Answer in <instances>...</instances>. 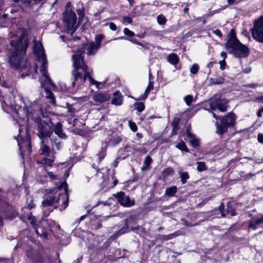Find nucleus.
<instances>
[{"label": "nucleus", "instance_id": "obj_1", "mask_svg": "<svg viewBox=\"0 0 263 263\" xmlns=\"http://www.w3.org/2000/svg\"><path fill=\"white\" fill-rule=\"evenodd\" d=\"M83 54L84 50H79L78 53H75L72 56L74 68L72 71V86L80 87L85 82L86 78H88L90 85H95L98 89L102 88L105 85V82L97 81L92 78L91 76L92 71L88 70L87 66L84 63Z\"/></svg>", "mask_w": 263, "mask_h": 263}, {"label": "nucleus", "instance_id": "obj_2", "mask_svg": "<svg viewBox=\"0 0 263 263\" xmlns=\"http://www.w3.org/2000/svg\"><path fill=\"white\" fill-rule=\"evenodd\" d=\"M10 44L14 50L9 60L11 67L21 71H24L26 75L28 74L30 66L24 58L28 46V43L25 39V33L22 32L17 41H11Z\"/></svg>", "mask_w": 263, "mask_h": 263}, {"label": "nucleus", "instance_id": "obj_3", "mask_svg": "<svg viewBox=\"0 0 263 263\" xmlns=\"http://www.w3.org/2000/svg\"><path fill=\"white\" fill-rule=\"evenodd\" d=\"M33 51L38 59L39 62H42L40 69L42 77L40 79L41 86L44 88L46 97L50 100L53 105L55 104V101L50 89L54 87L47 71V62L45 54L42 44L40 41L34 43Z\"/></svg>", "mask_w": 263, "mask_h": 263}, {"label": "nucleus", "instance_id": "obj_4", "mask_svg": "<svg viewBox=\"0 0 263 263\" xmlns=\"http://www.w3.org/2000/svg\"><path fill=\"white\" fill-rule=\"evenodd\" d=\"M22 111L28 120L31 119L37 123L38 135L41 138L50 137L51 133L46 129L45 123H43L39 117V115L42 114V110L40 106L37 105L35 102H25Z\"/></svg>", "mask_w": 263, "mask_h": 263}, {"label": "nucleus", "instance_id": "obj_5", "mask_svg": "<svg viewBox=\"0 0 263 263\" xmlns=\"http://www.w3.org/2000/svg\"><path fill=\"white\" fill-rule=\"evenodd\" d=\"M226 47L229 52L234 54L236 58H245L248 55L249 48L242 44L236 38H232L226 44Z\"/></svg>", "mask_w": 263, "mask_h": 263}, {"label": "nucleus", "instance_id": "obj_6", "mask_svg": "<svg viewBox=\"0 0 263 263\" xmlns=\"http://www.w3.org/2000/svg\"><path fill=\"white\" fill-rule=\"evenodd\" d=\"M69 6L70 4L67 3L66 10L63 13V23L65 27L64 31L72 34L76 30L77 16L70 9Z\"/></svg>", "mask_w": 263, "mask_h": 263}, {"label": "nucleus", "instance_id": "obj_7", "mask_svg": "<svg viewBox=\"0 0 263 263\" xmlns=\"http://www.w3.org/2000/svg\"><path fill=\"white\" fill-rule=\"evenodd\" d=\"M103 38V35H97L95 37V42H91L86 43L83 45L82 47L79 48L77 50L76 53H78V52L79 51V50L81 51L83 50L84 52L85 51V50H86V53L87 55L94 54L100 48V43L102 41Z\"/></svg>", "mask_w": 263, "mask_h": 263}, {"label": "nucleus", "instance_id": "obj_8", "mask_svg": "<svg viewBox=\"0 0 263 263\" xmlns=\"http://www.w3.org/2000/svg\"><path fill=\"white\" fill-rule=\"evenodd\" d=\"M236 117L234 114L231 112L223 117L221 120V124H216V132L219 135H222L227 131L228 127L233 126L235 124Z\"/></svg>", "mask_w": 263, "mask_h": 263}, {"label": "nucleus", "instance_id": "obj_9", "mask_svg": "<svg viewBox=\"0 0 263 263\" xmlns=\"http://www.w3.org/2000/svg\"><path fill=\"white\" fill-rule=\"evenodd\" d=\"M40 155L41 160L38 162L46 166H51L54 161V157L53 153L49 147L44 145L42 146L40 148Z\"/></svg>", "mask_w": 263, "mask_h": 263}, {"label": "nucleus", "instance_id": "obj_10", "mask_svg": "<svg viewBox=\"0 0 263 263\" xmlns=\"http://www.w3.org/2000/svg\"><path fill=\"white\" fill-rule=\"evenodd\" d=\"M17 141L22 157L24 158L26 156H29L31 152V147L29 136L26 134L25 137L22 138L19 136L17 139Z\"/></svg>", "mask_w": 263, "mask_h": 263}, {"label": "nucleus", "instance_id": "obj_11", "mask_svg": "<svg viewBox=\"0 0 263 263\" xmlns=\"http://www.w3.org/2000/svg\"><path fill=\"white\" fill-rule=\"evenodd\" d=\"M228 101L226 99H215L212 100L210 104L212 110L218 109L219 111L224 112L227 109Z\"/></svg>", "mask_w": 263, "mask_h": 263}, {"label": "nucleus", "instance_id": "obj_12", "mask_svg": "<svg viewBox=\"0 0 263 263\" xmlns=\"http://www.w3.org/2000/svg\"><path fill=\"white\" fill-rule=\"evenodd\" d=\"M117 198L118 201L123 206L130 207L134 205L135 202L133 200L125 196L124 193L120 192L114 195Z\"/></svg>", "mask_w": 263, "mask_h": 263}, {"label": "nucleus", "instance_id": "obj_13", "mask_svg": "<svg viewBox=\"0 0 263 263\" xmlns=\"http://www.w3.org/2000/svg\"><path fill=\"white\" fill-rule=\"evenodd\" d=\"M27 219L29 220L32 227L35 230V233L37 235L41 237H46V230L44 229H42L39 226V227L35 228L36 220L34 216H32L30 213L27 214Z\"/></svg>", "mask_w": 263, "mask_h": 263}, {"label": "nucleus", "instance_id": "obj_14", "mask_svg": "<svg viewBox=\"0 0 263 263\" xmlns=\"http://www.w3.org/2000/svg\"><path fill=\"white\" fill-rule=\"evenodd\" d=\"M110 96L107 92L96 91L92 98L96 103H103L110 99Z\"/></svg>", "mask_w": 263, "mask_h": 263}, {"label": "nucleus", "instance_id": "obj_15", "mask_svg": "<svg viewBox=\"0 0 263 263\" xmlns=\"http://www.w3.org/2000/svg\"><path fill=\"white\" fill-rule=\"evenodd\" d=\"M55 178V176L51 172L45 170L42 172V175H40L38 180L42 183L52 181Z\"/></svg>", "mask_w": 263, "mask_h": 263}, {"label": "nucleus", "instance_id": "obj_16", "mask_svg": "<svg viewBox=\"0 0 263 263\" xmlns=\"http://www.w3.org/2000/svg\"><path fill=\"white\" fill-rule=\"evenodd\" d=\"M52 129L54 133L60 138L65 139L67 137L66 134L63 132L62 124L60 122L55 124H52Z\"/></svg>", "mask_w": 263, "mask_h": 263}, {"label": "nucleus", "instance_id": "obj_17", "mask_svg": "<svg viewBox=\"0 0 263 263\" xmlns=\"http://www.w3.org/2000/svg\"><path fill=\"white\" fill-rule=\"evenodd\" d=\"M62 188H64V194L61 195V198H62V209H65L68 205V195L67 194V184L66 182H63L61 183V185L59 187L58 190H61Z\"/></svg>", "mask_w": 263, "mask_h": 263}, {"label": "nucleus", "instance_id": "obj_18", "mask_svg": "<svg viewBox=\"0 0 263 263\" xmlns=\"http://www.w3.org/2000/svg\"><path fill=\"white\" fill-rule=\"evenodd\" d=\"M263 223V215L259 218H253L250 221L249 229L256 230L258 226Z\"/></svg>", "mask_w": 263, "mask_h": 263}, {"label": "nucleus", "instance_id": "obj_19", "mask_svg": "<svg viewBox=\"0 0 263 263\" xmlns=\"http://www.w3.org/2000/svg\"><path fill=\"white\" fill-rule=\"evenodd\" d=\"M60 198H58L57 196H48L46 199H44L42 202V204L44 206L47 207L53 204L55 202L59 201Z\"/></svg>", "mask_w": 263, "mask_h": 263}, {"label": "nucleus", "instance_id": "obj_20", "mask_svg": "<svg viewBox=\"0 0 263 263\" xmlns=\"http://www.w3.org/2000/svg\"><path fill=\"white\" fill-rule=\"evenodd\" d=\"M60 198H58L57 196H48L46 199H44L42 202V204L44 206L47 207L53 204L55 202L59 201Z\"/></svg>", "mask_w": 263, "mask_h": 263}, {"label": "nucleus", "instance_id": "obj_21", "mask_svg": "<svg viewBox=\"0 0 263 263\" xmlns=\"http://www.w3.org/2000/svg\"><path fill=\"white\" fill-rule=\"evenodd\" d=\"M11 209V206H9L8 203L3 200H0V213L7 212ZM2 218L0 216V226H2Z\"/></svg>", "mask_w": 263, "mask_h": 263}, {"label": "nucleus", "instance_id": "obj_22", "mask_svg": "<svg viewBox=\"0 0 263 263\" xmlns=\"http://www.w3.org/2000/svg\"><path fill=\"white\" fill-rule=\"evenodd\" d=\"M123 97L119 91H116L114 93L111 103L115 105H121L122 104Z\"/></svg>", "mask_w": 263, "mask_h": 263}, {"label": "nucleus", "instance_id": "obj_23", "mask_svg": "<svg viewBox=\"0 0 263 263\" xmlns=\"http://www.w3.org/2000/svg\"><path fill=\"white\" fill-rule=\"evenodd\" d=\"M187 136L191 139L190 140V144L193 146V147H196L199 144V140L196 138L194 135H193L190 132L187 130Z\"/></svg>", "mask_w": 263, "mask_h": 263}, {"label": "nucleus", "instance_id": "obj_24", "mask_svg": "<svg viewBox=\"0 0 263 263\" xmlns=\"http://www.w3.org/2000/svg\"><path fill=\"white\" fill-rule=\"evenodd\" d=\"M167 61L173 65H175L178 63L179 61V58L177 54L175 53H171L167 57Z\"/></svg>", "mask_w": 263, "mask_h": 263}, {"label": "nucleus", "instance_id": "obj_25", "mask_svg": "<svg viewBox=\"0 0 263 263\" xmlns=\"http://www.w3.org/2000/svg\"><path fill=\"white\" fill-rule=\"evenodd\" d=\"M177 188L176 186H173L166 188L165 190V194L168 196H173L177 192Z\"/></svg>", "mask_w": 263, "mask_h": 263}, {"label": "nucleus", "instance_id": "obj_26", "mask_svg": "<svg viewBox=\"0 0 263 263\" xmlns=\"http://www.w3.org/2000/svg\"><path fill=\"white\" fill-rule=\"evenodd\" d=\"M179 235V233L178 232H176L175 233H172V234H170L168 235H162L161 239L164 241H166V240H168L170 239H172Z\"/></svg>", "mask_w": 263, "mask_h": 263}, {"label": "nucleus", "instance_id": "obj_27", "mask_svg": "<svg viewBox=\"0 0 263 263\" xmlns=\"http://www.w3.org/2000/svg\"><path fill=\"white\" fill-rule=\"evenodd\" d=\"M210 81L211 83L212 84H221L224 83V79L221 77L211 78Z\"/></svg>", "mask_w": 263, "mask_h": 263}, {"label": "nucleus", "instance_id": "obj_28", "mask_svg": "<svg viewBox=\"0 0 263 263\" xmlns=\"http://www.w3.org/2000/svg\"><path fill=\"white\" fill-rule=\"evenodd\" d=\"M179 174L182 184L185 183L186 180L188 179L190 177L188 173L186 172L180 171L179 172Z\"/></svg>", "mask_w": 263, "mask_h": 263}, {"label": "nucleus", "instance_id": "obj_29", "mask_svg": "<svg viewBox=\"0 0 263 263\" xmlns=\"http://www.w3.org/2000/svg\"><path fill=\"white\" fill-rule=\"evenodd\" d=\"M227 213L229 214L231 216L235 215L234 209L232 208V203H229L227 205Z\"/></svg>", "mask_w": 263, "mask_h": 263}, {"label": "nucleus", "instance_id": "obj_30", "mask_svg": "<svg viewBox=\"0 0 263 263\" xmlns=\"http://www.w3.org/2000/svg\"><path fill=\"white\" fill-rule=\"evenodd\" d=\"M176 147L178 149L185 152H188V149L186 147V146L185 143L183 141L180 142L177 145H176Z\"/></svg>", "mask_w": 263, "mask_h": 263}, {"label": "nucleus", "instance_id": "obj_31", "mask_svg": "<svg viewBox=\"0 0 263 263\" xmlns=\"http://www.w3.org/2000/svg\"><path fill=\"white\" fill-rule=\"evenodd\" d=\"M197 170L199 172L205 171L207 169L205 164L203 162H198L197 163Z\"/></svg>", "mask_w": 263, "mask_h": 263}, {"label": "nucleus", "instance_id": "obj_32", "mask_svg": "<svg viewBox=\"0 0 263 263\" xmlns=\"http://www.w3.org/2000/svg\"><path fill=\"white\" fill-rule=\"evenodd\" d=\"M152 161V158L149 156H147L144 160V163L145 166L142 168L143 170H147V167L151 164Z\"/></svg>", "mask_w": 263, "mask_h": 263}, {"label": "nucleus", "instance_id": "obj_33", "mask_svg": "<svg viewBox=\"0 0 263 263\" xmlns=\"http://www.w3.org/2000/svg\"><path fill=\"white\" fill-rule=\"evenodd\" d=\"M184 100L187 106H190L193 102V97L191 95H187L184 98Z\"/></svg>", "mask_w": 263, "mask_h": 263}, {"label": "nucleus", "instance_id": "obj_34", "mask_svg": "<svg viewBox=\"0 0 263 263\" xmlns=\"http://www.w3.org/2000/svg\"><path fill=\"white\" fill-rule=\"evenodd\" d=\"M158 23L160 25L164 24L166 22V18L164 15H159L157 18Z\"/></svg>", "mask_w": 263, "mask_h": 263}, {"label": "nucleus", "instance_id": "obj_35", "mask_svg": "<svg viewBox=\"0 0 263 263\" xmlns=\"http://www.w3.org/2000/svg\"><path fill=\"white\" fill-rule=\"evenodd\" d=\"M173 172H174V171H173V168H172L171 167L167 168L164 171L163 175L164 177H166L168 176V175H172L173 173Z\"/></svg>", "mask_w": 263, "mask_h": 263}, {"label": "nucleus", "instance_id": "obj_36", "mask_svg": "<svg viewBox=\"0 0 263 263\" xmlns=\"http://www.w3.org/2000/svg\"><path fill=\"white\" fill-rule=\"evenodd\" d=\"M136 109L139 112H142L144 110L145 106L144 104L142 102H139L136 104Z\"/></svg>", "mask_w": 263, "mask_h": 263}, {"label": "nucleus", "instance_id": "obj_37", "mask_svg": "<svg viewBox=\"0 0 263 263\" xmlns=\"http://www.w3.org/2000/svg\"><path fill=\"white\" fill-rule=\"evenodd\" d=\"M199 70V66L197 64H194L192 65L190 69V71L193 74H196Z\"/></svg>", "mask_w": 263, "mask_h": 263}, {"label": "nucleus", "instance_id": "obj_38", "mask_svg": "<svg viewBox=\"0 0 263 263\" xmlns=\"http://www.w3.org/2000/svg\"><path fill=\"white\" fill-rule=\"evenodd\" d=\"M106 156V148H102L99 154V158L100 160H102Z\"/></svg>", "mask_w": 263, "mask_h": 263}, {"label": "nucleus", "instance_id": "obj_39", "mask_svg": "<svg viewBox=\"0 0 263 263\" xmlns=\"http://www.w3.org/2000/svg\"><path fill=\"white\" fill-rule=\"evenodd\" d=\"M105 26H109V27L110 30L112 31H115L117 30V26L116 24L112 22L106 23L105 24Z\"/></svg>", "mask_w": 263, "mask_h": 263}, {"label": "nucleus", "instance_id": "obj_40", "mask_svg": "<svg viewBox=\"0 0 263 263\" xmlns=\"http://www.w3.org/2000/svg\"><path fill=\"white\" fill-rule=\"evenodd\" d=\"M123 32L126 35H127L129 36H133L135 35V33L134 32L130 31L127 28H125L123 29Z\"/></svg>", "mask_w": 263, "mask_h": 263}, {"label": "nucleus", "instance_id": "obj_41", "mask_svg": "<svg viewBox=\"0 0 263 263\" xmlns=\"http://www.w3.org/2000/svg\"><path fill=\"white\" fill-rule=\"evenodd\" d=\"M129 126L130 127V129L135 132L137 130V126L135 122H133L132 121H129Z\"/></svg>", "mask_w": 263, "mask_h": 263}, {"label": "nucleus", "instance_id": "obj_42", "mask_svg": "<svg viewBox=\"0 0 263 263\" xmlns=\"http://www.w3.org/2000/svg\"><path fill=\"white\" fill-rule=\"evenodd\" d=\"M150 91L151 90H149V89L146 88L144 94L142 96H141L138 100H144L146 99Z\"/></svg>", "mask_w": 263, "mask_h": 263}, {"label": "nucleus", "instance_id": "obj_43", "mask_svg": "<svg viewBox=\"0 0 263 263\" xmlns=\"http://www.w3.org/2000/svg\"><path fill=\"white\" fill-rule=\"evenodd\" d=\"M180 122V119L178 118H175L172 122V125L173 126L174 128H176L177 127L179 123Z\"/></svg>", "mask_w": 263, "mask_h": 263}, {"label": "nucleus", "instance_id": "obj_44", "mask_svg": "<svg viewBox=\"0 0 263 263\" xmlns=\"http://www.w3.org/2000/svg\"><path fill=\"white\" fill-rule=\"evenodd\" d=\"M123 22L124 23H127L128 24H132V22H133V20H132V18L128 16H126L123 17Z\"/></svg>", "mask_w": 263, "mask_h": 263}, {"label": "nucleus", "instance_id": "obj_45", "mask_svg": "<svg viewBox=\"0 0 263 263\" xmlns=\"http://www.w3.org/2000/svg\"><path fill=\"white\" fill-rule=\"evenodd\" d=\"M53 148H56L57 149H59L61 147V144L60 142L55 141L52 145Z\"/></svg>", "mask_w": 263, "mask_h": 263}, {"label": "nucleus", "instance_id": "obj_46", "mask_svg": "<svg viewBox=\"0 0 263 263\" xmlns=\"http://www.w3.org/2000/svg\"><path fill=\"white\" fill-rule=\"evenodd\" d=\"M111 179L114 180L113 182L111 183V184L109 185L110 187H114L115 186H116L118 183V180L117 179L115 178L114 176H111Z\"/></svg>", "mask_w": 263, "mask_h": 263}, {"label": "nucleus", "instance_id": "obj_47", "mask_svg": "<svg viewBox=\"0 0 263 263\" xmlns=\"http://www.w3.org/2000/svg\"><path fill=\"white\" fill-rule=\"evenodd\" d=\"M67 109L69 112L72 114L74 113L75 109L71 105H67Z\"/></svg>", "mask_w": 263, "mask_h": 263}, {"label": "nucleus", "instance_id": "obj_48", "mask_svg": "<svg viewBox=\"0 0 263 263\" xmlns=\"http://www.w3.org/2000/svg\"><path fill=\"white\" fill-rule=\"evenodd\" d=\"M212 32L219 37L222 36L221 32L219 29H216L215 30H213Z\"/></svg>", "mask_w": 263, "mask_h": 263}, {"label": "nucleus", "instance_id": "obj_49", "mask_svg": "<svg viewBox=\"0 0 263 263\" xmlns=\"http://www.w3.org/2000/svg\"><path fill=\"white\" fill-rule=\"evenodd\" d=\"M258 141L261 143H263V134H259L258 135Z\"/></svg>", "mask_w": 263, "mask_h": 263}, {"label": "nucleus", "instance_id": "obj_50", "mask_svg": "<svg viewBox=\"0 0 263 263\" xmlns=\"http://www.w3.org/2000/svg\"><path fill=\"white\" fill-rule=\"evenodd\" d=\"M147 89H149V90H151L153 89V83L152 82L149 81L148 86L146 87Z\"/></svg>", "mask_w": 263, "mask_h": 263}, {"label": "nucleus", "instance_id": "obj_51", "mask_svg": "<svg viewBox=\"0 0 263 263\" xmlns=\"http://www.w3.org/2000/svg\"><path fill=\"white\" fill-rule=\"evenodd\" d=\"M263 114V107L261 108L257 112V116L258 117H261L262 116V114Z\"/></svg>", "mask_w": 263, "mask_h": 263}, {"label": "nucleus", "instance_id": "obj_52", "mask_svg": "<svg viewBox=\"0 0 263 263\" xmlns=\"http://www.w3.org/2000/svg\"><path fill=\"white\" fill-rule=\"evenodd\" d=\"M220 55L223 58V60H225L226 58H227V53L224 51H222L220 53Z\"/></svg>", "mask_w": 263, "mask_h": 263}, {"label": "nucleus", "instance_id": "obj_53", "mask_svg": "<svg viewBox=\"0 0 263 263\" xmlns=\"http://www.w3.org/2000/svg\"><path fill=\"white\" fill-rule=\"evenodd\" d=\"M143 137L142 134L139 133H138L136 134V140H140L141 138H142Z\"/></svg>", "mask_w": 263, "mask_h": 263}, {"label": "nucleus", "instance_id": "obj_54", "mask_svg": "<svg viewBox=\"0 0 263 263\" xmlns=\"http://www.w3.org/2000/svg\"><path fill=\"white\" fill-rule=\"evenodd\" d=\"M219 64H220V68L221 69H223V66H224L226 64L225 60H222L219 62Z\"/></svg>", "mask_w": 263, "mask_h": 263}, {"label": "nucleus", "instance_id": "obj_55", "mask_svg": "<svg viewBox=\"0 0 263 263\" xmlns=\"http://www.w3.org/2000/svg\"><path fill=\"white\" fill-rule=\"evenodd\" d=\"M256 101L263 102V96L256 98Z\"/></svg>", "mask_w": 263, "mask_h": 263}, {"label": "nucleus", "instance_id": "obj_56", "mask_svg": "<svg viewBox=\"0 0 263 263\" xmlns=\"http://www.w3.org/2000/svg\"><path fill=\"white\" fill-rule=\"evenodd\" d=\"M2 86H3V87H9V85L6 83V82H2V84H1Z\"/></svg>", "mask_w": 263, "mask_h": 263}, {"label": "nucleus", "instance_id": "obj_57", "mask_svg": "<svg viewBox=\"0 0 263 263\" xmlns=\"http://www.w3.org/2000/svg\"><path fill=\"white\" fill-rule=\"evenodd\" d=\"M78 15H79V17H80V16L83 15V12L81 10H78Z\"/></svg>", "mask_w": 263, "mask_h": 263}, {"label": "nucleus", "instance_id": "obj_58", "mask_svg": "<svg viewBox=\"0 0 263 263\" xmlns=\"http://www.w3.org/2000/svg\"><path fill=\"white\" fill-rule=\"evenodd\" d=\"M184 224H185V226H186L187 227H192V226H194L196 225V224H191L190 223H189L187 222H185V223H184Z\"/></svg>", "mask_w": 263, "mask_h": 263}, {"label": "nucleus", "instance_id": "obj_59", "mask_svg": "<svg viewBox=\"0 0 263 263\" xmlns=\"http://www.w3.org/2000/svg\"><path fill=\"white\" fill-rule=\"evenodd\" d=\"M257 86V85L255 84H249L248 85L249 87H252V88H254V87H256Z\"/></svg>", "mask_w": 263, "mask_h": 263}, {"label": "nucleus", "instance_id": "obj_60", "mask_svg": "<svg viewBox=\"0 0 263 263\" xmlns=\"http://www.w3.org/2000/svg\"><path fill=\"white\" fill-rule=\"evenodd\" d=\"M17 10H16V9H11V11H10V13H12V14H13L14 13H15L16 12H17Z\"/></svg>", "mask_w": 263, "mask_h": 263}, {"label": "nucleus", "instance_id": "obj_61", "mask_svg": "<svg viewBox=\"0 0 263 263\" xmlns=\"http://www.w3.org/2000/svg\"><path fill=\"white\" fill-rule=\"evenodd\" d=\"M235 0H228L227 2L229 4H233Z\"/></svg>", "mask_w": 263, "mask_h": 263}, {"label": "nucleus", "instance_id": "obj_62", "mask_svg": "<svg viewBox=\"0 0 263 263\" xmlns=\"http://www.w3.org/2000/svg\"><path fill=\"white\" fill-rule=\"evenodd\" d=\"M32 208H33V205H32V204H28V208L29 209H30H30H31Z\"/></svg>", "mask_w": 263, "mask_h": 263}, {"label": "nucleus", "instance_id": "obj_63", "mask_svg": "<svg viewBox=\"0 0 263 263\" xmlns=\"http://www.w3.org/2000/svg\"><path fill=\"white\" fill-rule=\"evenodd\" d=\"M130 41L133 43H136V44H138L137 43V40H135V39H133V40H131Z\"/></svg>", "mask_w": 263, "mask_h": 263}, {"label": "nucleus", "instance_id": "obj_64", "mask_svg": "<svg viewBox=\"0 0 263 263\" xmlns=\"http://www.w3.org/2000/svg\"><path fill=\"white\" fill-rule=\"evenodd\" d=\"M189 10V9L187 8V7H185L184 10H183V11L185 12V13H187V11Z\"/></svg>", "mask_w": 263, "mask_h": 263}]
</instances>
